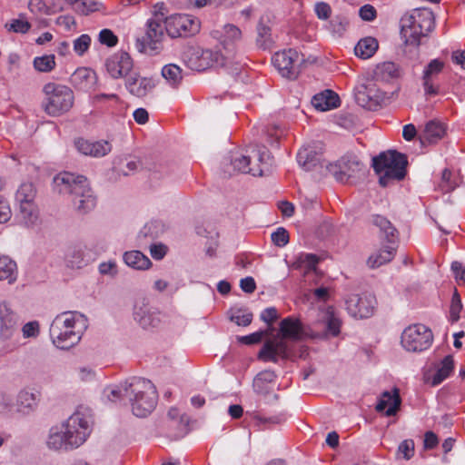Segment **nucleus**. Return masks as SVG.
Instances as JSON below:
<instances>
[{
	"label": "nucleus",
	"mask_w": 465,
	"mask_h": 465,
	"mask_svg": "<svg viewBox=\"0 0 465 465\" xmlns=\"http://www.w3.org/2000/svg\"><path fill=\"white\" fill-rule=\"evenodd\" d=\"M378 41L371 36L361 39L354 48L355 54L361 59L371 57L378 50Z\"/></svg>",
	"instance_id": "obj_37"
},
{
	"label": "nucleus",
	"mask_w": 465,
	"mask_h": 465,
	"mask_svg": "<svg viewBox=\"0 0 465 465\" xmlns=\"http://www.w3.org/2000/svg\"><path fill=\"white\" fill-rule=\"evenodd\" d=\"M5 28L15 33L25 34L30 30L31 25L21 14L20 18L11 20L9 24L5 25Z\"/></svg>",
	"instance_id": "obj_46"
},
{
	"label": "nucleus",
	"mask_w": 465,
	"mask_h": 465,
	"mask_svg": "<svg viewBox=\"0 0 465 465\" xmlns=\"http://www.w3.org/2000/svg\"><path fill=\"white\" fill-rule=\"evenodd\" d=\"M401 35L406 45L413 46H419L420 38L428 35L423 27L417 24L413 10L401 17Z\"/></svg>",
	"instance_id": "obj_17"
},
{
	"label": "nucleus",
	"mask_w": 465,
	"mask_h": 465,
	"mask_svg": "<svg viewBox=\"0 0 465 465\" xmlns=\"http://www.w3.org/2000/svg\"><path fill=\"white\" fill-rule=\"evenodd\" d=\"M101 6V3L93 0H80V2H77L75 11L82 15H88L92 12L99 11Z\"/></svg>",
	"instance_id": "obj_47"
},
{
	"label": "nucleus",
	"mask_w": 465,
	"mask_h": 465,
	"mask_svg": "<svg viewBox=\"0 0 465 465\" xmlns=\"http://www.w3.org/2000/svg\"><path fill=\"white\" fill-rule=\"evenodd\" d=\"M453 368L454 361L452 356H446L437 366L436 372L431 380V384L436 386L441 383L446 378L450 376L453 371Z\"/></svg>",
	"instance_id": "obj_38"
},
{
	"label": "nucleus",
	"mask_w": 465,
	"mask_h": 465,
	"mask_svg": "<svg viewBox=\"0 0 465 465\" xmlns=\"http://www.w3.org/2000/svg\"><path fill=\"white\" fill-rule=\"evenodd\" d=\"M451 173L448 169H444L441 175V182L440 186L445 193L450 192L455 189L456 184L451 182Z\"/></svg>",
	"instance_id": "obj_59"
},
{
	"label": "nucleus",
	"mask_w": 465,
	"mask_h": 465,
	"mask_svg": "<svg viewBox=\"0 0 465 465\" xmlns=\"http://www.w3.org/2000/svg\"><path fill=\"white\" fill-rule=\"evenodd\" d=\"M373 75L377 81L388 82L400 77L401 69L392 62H383L376 65Z\"/></svg>",
	"instance_id": "obj_30"
},
{
	"label": "nucleus",
	"mask_w": 465,
	"mask_h": 465,
	"mask_svg": "<svg viewBox=\"0 0 465 465\" xmlns=\"http://www.w3.org/2000/svg\"><path fill=\"white\" fill-rule=\"evenodd\" d=\"M212 35L214 38L219 40L224 52L232 58L235 52L234 45L242 38V31L240 28L232 24H226L223 25L222 31H213Z\"/></svg>",
	"instance_id": "obj_20"
},
{
	"label": "nucleus",
	"mask_w": 465,
	"mask_h": 465,
	"mask_svg": "<svg viewBox=\"0 0 465 465\" xmlns=\"http://www.w3.org/2000/svg\"><path fill=\"white\" fill-rule=\"evenodd\" d=\"M461 308H462V304H461L460 297L456 291L451 299V305H450V318L453 322H457L459 320Z\"/></svg>",
	"instance_id": "obj_56"
},
{
	"label": "nucleus",
	"mask_w": 465,
	"mask_h": 465,
	"mask_svg": "<svg viewBox=\"0 0 465 465\" xmlns=\"http://www.w3.org/2000/svg\"><path fill=\"white\" fill-rule=\"evenodd\" d=\"M91 419L85 410H76L66 420L53 426L45 444L54 451H68L83 445L91 433Z\"/></svg>",
	"instance_id": "obj_2"
},
{
	"label": "nucleus",
	"mask_w": 465,
	"mask_h": 465,
	"mask_svg": "<svg viewBox=\"0 0 465 465\" xmlns=\"http://www.w3.org/2000/svg\"><path fill=\"white\" fill-rule=\"evenodd\" d=\"M158 395L155 386L143 378H131L128 401L136 417H146L155 408Z\"/></svg>",
	"instance_id": "obj_5"
},
{
	"label": "nucleus",
	"mask_w": 465,
	"mask_h": 465,
	"mask_svg": "<svg viewBox=\"0 0 465 465\" xmlns=\"http://www.w3.org/2000/svg\"><path fill=\"white\" fill-rule=\"evenodd\" d=\"M35 197V189L31 183H22L15 193V201L19 203L20 213L27 224L33 223L36 219Z\"/></svg>",
	"instance_id": "obj_14"
},
{
	"label": "nucleus",
	"mask_w": 465,
	"mask_h": 465,
	"mask_svg": "<svg viewBox=\"0 0 465 465\" xmlns=\"http://www.w3.org/2000/svg\"><path fill=\"white\" fill-rule=\"evenodd\" d=\"M252 155L234 152L231 155L230 163L233 173H249L252 176H262L272 165L269 151L263 146L252 150Z\"/></svg>",
	"instance_id": "obj_7"
},
{
	"label": "nucleus",
	"mask_w": 465,
	"mask_h": 465,
	"mask_svg": "<svg viewBox=\"0 0 465 465\" xmlns=\"http://www.w3.org/2000/svg\"><path fill=\"white\" fill-rule=\"evenodd\" d=\"M17 405L22 411H28L36 405V398L33 392L22 391L17 397Z\"/></svg>",
	"instance_id": "obj_45"
},
{
	"label": "nucleus",
	"mask_w": 465,
	"mask_h": 465,
	"mask_svg": "<svg viewBox=\"0 0 465 465\" xmlns=\"http://www.w3.org/2000/svg\"><path fill=\"white\" fill-rule=\"evenodd\" d=\"M272 60L281 75L290 79L298 75L299 64L303 62V58L294 49L277 52L273 54Z\"/></svg>",
	"instance_id": "obj_12"
},
{
	"label": "nucleus",
	"mask_w": 465,
	"mask_h": 465,
	"mask_svg": "<svg viewBox=\"0 0 465 465\" xmlns=\"http://www.w3.org/2000/svg\"><path fill=\"white\" fill-rule=\"evenodd\" d=\"M165 13L155 12L154 15L145 24V34L136 40V48L140 53L149 55L158 54L166 33Z\"/></svg>",
	"instance_id": "obj_8"
},
{
	"label": "nucleus",
	"mask_w": 465,
	"mask_h": 465,
	"mask_svg": "<svg viewBox=\"0 0 465 465\" xmlns=\"http://www.w3.org/2000/svg\"><path fill=\"white\" fill-rule=\"evenodd\" d=\"M99 272L103 275L114 277L118 272L116 262L114 261H108L100 263Z\"/></svg>",
	"instance_id": "obj_58"
},
{
	"label": "nucleus",
	"mask_w": 465,
	"mask_h": 465,
	"mask_svg": "<svg viewBox=\"0 0 465 465\" xmlns=\"http://www.w3.org/2000/svg\"><path fill=\"white\" fill-rule=\"evenodd\" d=\"M432 341L430 329L423 324H413L403 331L401 342L406 351L416 352L427 350Z\"/></svg>",
	"instance_id": "obj_10"
},
{
	"label": "nucleus",
	"mask_w": 465,
	"mask_h": 465,
	"mask_svg": "<svg viewBox=\"0 0 465 465\" xmlns=\"http://www.w3.org/2000/svg\"><path fill=\"white\" fill-rule=\"evenodd\" d=\"M99 41L101 44L109 47L117 44V36L110 29H103L99 34Z\"/></svg>",
	"instance_id": "obj_57"
},
{
	"label": "nucleus",
	"mask_w": 465,
	"mask_h": 465,
	"mask_svg": "<svg viewBox=\"0 0 465 465\" xmlns=\"http://www.w3.org/2000/svg\"><path fill=\"white\" fill-rule=\"evenodd\" d=\"M312 106L321 112L334 109L340 104L339 96L331 90L315 94L312 99Z\"/></svg>",
	"instance_id": "obj_27"
},
{
	"label": "nucleus",
	"mask_w": 465,
	"mask_h": 465,
	"mask_svg": "<svg viewBox=\"0 0 465 465\" xmlns=\"http://www.w3.org/2000/svg\"><path fill=\"white\" fill-rule=\"evenodd\" d=\"M272 242L278 247H283L289 242V233L282 228L279 227L271 235Z\"/></svg>",
	"instance_id": "obj_51"
},
{
	"label": "nucleus",
	"mask_w": 465,
	"mask_h": 465,
	"mask_svg": "<svg viewBox=\"0 0 465 465\" xmlns=\"http://www.w3.org/2000/svg\"><path fill=\"white\" fill-rule=\"evenodd\" d=\"M401 400L400 397L399 390L394 389L392 392L384 391L375 406L378 412L385 411L386 416H393L400 409Z\"/></svg>",
	"instance_id": "obj_23"
},
{
	"label": "nucleus",
	"mask_w": 465,
	"mask_h": 465,
	"mask_svg": "<svg viewBox=\"0 0 465 465\" xmlns=\"http://www.w3.org/2000/svg\"><path fill=\"white\" fill-rule=\"evenodd\" d=\"M70 81L74 87L88 91L96 83V74L93 70L82 67L71 75Z\"/></svg>",
	"instance_id": "obj_26"
},
{
	"label": "nucleus",
	"mask_w": 465,
	"mask_h": 465,
	"mask_svg": "<svg viewBox=\"0 0 465 465\" xmlns=\"http://www.w3.org/2000/svg\"><path fill=\"white\" fill-rule=\"evenodd\" d=\"M276 374L272 371L265 370L259 372L252 381L253 391L264 397L269 396L272 391V384L275 381Z\"/></svg>",
	"instance_id": "obj_28"
},
{
	"label": "nucleus",
	"mask_w": 465,
	"mask_h": 465,
	"mask_svg": "<svg viewBox=\"0 0 465 465\" xmlns=\"http://www.w3.org/2000/svg\"><path fill=\"white\" fill-rule=\"evenodd\" d=\"M417 24L423 27L428 34L434 28V15L429 8H415L413 9Z\"/></svg>",
	"instance_id": "obj_40"
},
{
	"label": "nucleus",
	"mask_w": 465,
	"mask_h": 465,
	"mask_svg": "<svg viewBox=\"0 0 465 465\" xmlns=\"http://www.w3.org/2000/svg\"><path fill=\"white\" fill-rule=\"evenodd\" d=\"M134 318L143 329L154 328L160 322L159 312L156 309L144 302L134 305Z\"/></svg>",
	"instance_id": "obj_22"
},
{
	"label": "nucleus",
	"mask_w": 465,
	"mask_h": 465,
	"mask_svg": "<svg viewBox=\"0 0 465 465\" xmlns=\"http://www.w3.org/2000/svg\"><path fill=\"white\" fill-rule=\"evenodd\" d=\"M230 320L239 326H247L252 322V314L250 312L243 313L239 310L231 315Z\"/></svg>",
	"instance_id": "obj_53"
},
{
	"label": "nucleus",
	"mask_w": 465,
	"mask_h": 465,
	"mask_svg": "<svg viewBox=\"0 0 465 465\" xmlns=\"http://www.w3.org/2000/svg\"><path fill=\"white\" fill-rule=\"evenodd\" d=\"M112 151V145L109 142L101 140L93 142V157H103Z\"/></svg>",
	"instance_id": "obj_49"
},
{
	"label": "nucleus",
	"mask_w": 465,
	"mask_h": 465,
	"mask_svg": "<svg viewBox=\"0 0 465 465\" xmlns=\"http://www.w3.org/2000/svg\"><path fill=\"white\" fill-rule=\"evenodd\" d=\"M327 173L331 174L336 181L347 183L363 172V164L354 155H346L333 163L325 166Z\"/></svg>",
	"instance_id": "obj_11"
},
{
	"label": "nucleus",
	"mask_w": 465,
	"mask_h": 465,
	"mask_svg": "<svg viewBox=\"0 0 465 465\" xmlns=\"http://www.w3.org/2000/svg\"><path fill=\"white\" fill-rule=\"evenodd\" d=\"M261 320L268 324H272L279 318L278 312L274 307H269L263 310L261 313Z\"/></svg>",
	"instance_id": "obj_62"
},
{
	"label": "nucleus",
	"mask_w": 465,
	"mask_h": 465,
	"mask_svg": "<svg viewBox=\"0 0 465 465\" xmlns=\"http://www.w3.org/2000/svg\"><path fill=\"white\" fill-rule=\"evenodd\" d=\"M162 76L165 79L167 84L173 87H176L183 79L182 69L174 64H169L162 68Z\"/></svg>",
	"instance_id": "obj_41"
},
{
	"label": "nucleus",
	"mask_w": 465,
	"mask_h": 465,
	"mask_svg": "<svg viewBox=\"0 0 465 465\" xmlns=\"http://www.w3.org/2000/svg\"><path fill=\"white\" fill-rule=\"evenodd\" d=\"M451 270L454 272L455 278L465 283V267L461 262L455 261L451 263Z\"/></svg>",
	"instance_id": "obj_64"
},
{
	"label": "nucleus",
	"mask_w": 465,
	"mask_h": 465,
	"mask_svg": "<svg viewBox=\"0 0 465 465\" xmlns=\"http://www.w3.org/2000/svg\"><path fill=\"white\" fill-rule=\"evenodd\" d=\"M318 262L319 258L312 253H301L296 259L297 267L303 268L306 275L311 272L317 273L316 266Z\"/></svg>",
	"instance_id": "obj_42"
},
{
	"label": "nucleus",
	"mask_w": 465,
	"mask_h": 465,
	"mask_svg": "<svg viewBox=\"0 0 465 465\" xmlns=\"http://www.w3.org/2000/svg\"><path fill=\"white\" fill-rule=\"evenodd\" d=\"M87 326L88 321L82 313L64 312L53 320L49 329L50 339L56 348L69 350L80 341Z\"/></svg>",
	"instance_id": "obj_4"
},
{
	"label": "nucleus",
	"mask_w": 465,
	"mask_h": 465,
	"mask_svg": "<svg viewBox=\"0 0 465 465\" xmlns=\"http://www.w3.org/2000/svg\"><path fill=\"white\" fill-rule=\"evenodd\" d=\"M372 223L378 227L381 231V237H383L387 242L395 243L398 238V232L391 223L385 217L375 214L372 216Z\"/></svg>",
	"instance_id": "obj_32"
},
{
	"label": "nucleus",
	"mask_w": 465,
	"mask_h": 465,
	"mask_svg": "<svg viewBox=\"0 0 465 465\" xmlns=\"http://www.w3.org/2000/svg\"><path fill=\"white\" fill-rule=\"evenodd\" d=\"M127 90L134 96L144 97L155 87L156 82L151 77L130 76L125 83Z\"/></svg>",
	"instance_id": "obj_25"
},
{
	"label": "nucleus",
	"mask_w": 465,
	"mask_h": 465,
	"mask_svg": "<svg viewBox=\"0 0 465 465\" xmlns=\"http://www.w3.org/2000/svg\"><path fill=\"white\" fill-rule=\"evenodd\" d=\"M131 388V379L119 385H111L104 390V397L109 401L117 402L129 398V389Z\"/></svg>",
	"instance_id": "obj_33"
},
{
	"label": "nucleus",
	"mask_w": 465,
	"mask_h": 465,
	"mask_svg": "<svg viewBox=\"0 0 465 465\" xmlns=\"http://www.w3.org/2000/svg\"><path fill=\"white\" fill-rule=\"evenodd\" d=\"M28 9L34 15H49L50 10L44 0H30Z\"/></svg>",
	"instance_id": "obj_52"
},
{
	"label": "nucleus",
	"mask_w": 465,
	"mask_h": 465,
	"mask_svg": "<svg viewBox=\"0 0 465 465\" xmlns=\"http://www.w3.org/2000/svg\"><path fill=\"white\" fill-rule=\"evenodd\" d=\"M33 64L36 71L48 73L55 67V57L54 54L37 56L34 59Z\"/></svg>",
	"instance_id": "obj_44"
},
{
	"label": "nucleus",
	"mask_w": 465,
	"mask_h": 465,
	"mask_svg": "<svg viewBox=\"0 0 465 465\" xmlns=\"http://www.w3.org/2000/svg\"><path fill=\"white\" fill-rule=\"evenodd\" d=\"M232 59L225 52L223 54L220 50L206 49L200 55L201 66H224L229 60Z\"/></svg>",
	"instance_id": "obj_29"
},
{
	"label": "nucleus",
	"mask_w": 465,
	"mask_h": 465,
	"mask_svg": "<svg viewBox=\"0 0 465 465\" xmlns=\"http://www.w3.org/2000/svg\"><path fill=\"white\" fill-rule=\"evenodd\" d=\"M45 99L43 104L45 113L51 116H58L68 112L74 104L73 91L62 84L48 83L44 86Z\"/></svg>",
	"instance_id": "obj_9"
},
{
	"label": "nucleus",
	"mask_w": 465,
	"mask_h": 465,
	"mask_svg": "<svg viewBox=\"0 0 465 465\" xmlns=\"http://www.w3.org/2000/svg\"><path fill=\"white\" fill-rule=\"evenodd\" d=\"M315 13L319 19L326 20L331 15V6L324 2H320L315 5Z\"/></svg>",
	"instance_id": "obj_63"
},
{
	"label": "nucleus",
	"mask_w": 465,
	"mask_h": 465,
	"mask_svg": "<svg viewBox=\"0 0 465 465\" xmlns=\"http://www.w3.org/2000/svg\"><path fill=\"white\" fill-rule=\"evenodd\" d=\"M164 232V224L160 221H150L145 223L138 233V239L147 242L158 238Z\"/></svg>",
	"instance_id": "obj_36"
},
{
	"label": "nucleus",
	"mask_w": 465,
	"mask_h": 465,
	"mask_svg": "<svg viewBox=\"0 0 465 465\" xmlns=\"http://www.w3.org/2000/svg\"><path fill=\"white\" fill-rule=\"evenodd\" d=\"M377 301L371 293L350 294L345 299V305L348 313L354 318H369L375 310Z\"/></svg>",
	"instance_id": "obj_13"
},
{
	"label": "nucleus",
	"mask_w": 465,
	"mask_h": 465,
	"mask_svg": "<svg viewBox=\"0 0 465 465\" xmlns=\"http://www.w3.org/2000/svg\"><path fill=\"white\" fill-rule=\"evenodd\" d=\"M40 326L37 321L29 322L22 327V333L24 338H35L38 336Z\"/></svg>",
	"instance_id": "obj_54"
},
{
	"label": "nucleus",
	"mask_w": 465,
	"mask_h": 465,
	"mask_svg": "<svg viewBox=\"0 0 465 465\" xmlns=\"http://www.w3.org/2000/svg\"><path fill=\"white\" fill-rule=\"evenodd\" d=\"M53 187L57 193L67 195L74 210L81 214L89 213L96 205V197L83 175L60 173L54 177Z\"/></svg>",
	"instance_id": "obj_3"
},
{
	"label": "nucleus",
	"mask_w": 465,
	"mask_h": 465,
	"mask_svg": "<svg viewBox=\"0 0 465 465\" xmlns=\"http://www.w3.org/2000/svg\"><path fill=\"white\" fill-rule=\"evenodd\" d=\"M267 334V331H260L253 332L250 335L242 336L239 338V341L244 344H255L262 341L264 335Z\"/></svg>",
	"instance_id": "obj_61"
},
{
	"label": "nucleus",
	"mask_w": 465,
	"mask_h": 465,
	"mask_svg": "<svg viewBox=\"0 0 465 465\" xmlns=\"http://www.w3.org/2000/svg\"><path fill=\"white\" fill-rule=\"evenodd\" d=\"M443 68L444 63L440 59L431 60L424 68L422 74V85L426 94H438V89L433 85V81Z\"/></svg>",
	"instance_id": "obj_24"
},
{
	"label": "nucleus",
	"mask_w": 465,
	"mask_h": 465,
	"mask_svg": "<svg viewBox=\"0 0 465 465\" xmlns=\"http://www.w3.org/2000/svg\"><path fill=\"white\" fill-rule=\"evenodd\" d=\"M74 146L80 153L93 157V142L78 138L74 142Z\"/></svg>",
	"instance_id": "obj_55"
},
{
	"label": "nucleus",
	"mask_w": 465,
	"mask_h": 465,
	"mask_svg": "<svg viewBox=\"0 0 465 465\" xmlns=\"http://www.w3.org/2000/svg\"><path fill=\"white\" fill-rule=\"evenodd\" d=\"M91 45V37L88 35H82L74 41V50L79 55L84 54Z\"/></svg>",
	"instance_id": "obj_50"
},
{
	"label": "nucleus",
	"mask_w": 465,
	"mask_h": 465,
	"mask_svg": "<svg viewBox=\"0 0 465 465\" xmlns=\"http://www.w3.org/2000/svg\"><path fill=\"white\" fill-rule=\"evenodd\" d=\"M395 255V247L392 245L381 249L377 253L372 254L368 259V264L371 268H377L391 262Z\"/></svg>",
	"instance_id": "obj_39"
},
{
	"label": "nucleus",
	"mask_w": 465,
	"mask_h": 465,
	"mask_svg": "<svg viewBox=\"0 0 465 465\" xmlns=\"http://www.w3.org/2000/svg\"><path fill=\"white\" fill-rule=\"evenodd\" d=\"M414 446L415 445L413 440H404L400 443L397 453L398 455H401L404 460H409L414 455Z\"/></svg>",
	"instance_id": "obj_48"
},
{
	"label": "nucleus",
	"mask_w": 465,
	"mask_h": 465,
	"mask_svg": "<svg viewBox=\"0 0 465 465\" xmlns=\"http://www.w3.org/2000/svg\"><path fill=\"white\" fill-rule=\"evenodd\" d=\"M18 276L17 265L8 256H0V281H6L8 284L16 282Z\"/></svg>",
	"instance_id": "obj_35"
},
{
	"label": "nucleus",
	"mask_w": 465,
	"mask_h": 465,
	"mask_svg": "<svg viewBox=\"0 0 465 465\" xmlns=\"http://www.w3.org/2000/svg\"><path fill=\"white\" fill-rule=\"evenodd\" d=\"M376 9L371 5H365L359 10V15L364 21H372L376 18Z\"/></svg>",
	"instance_id": "obj_60"
},
{
	"label": "nucleus",
	"mask_w": 465,
	"mask_h": 465,
	"mask_svg": "<svg viewBox=\"0 0 465 465\" xmlns=\"http://www.w3.org/2000/svg\"><path fill=\"white\" fill-rule=\"evenodd\" d=\"M445 134L444 125L435 120L430 121L424 128L423 134L420 136V143L422 144L436 143L441 139Z\"/></svg>",
	"instance_id": "obj_31"
},
{
	"label": "nucleus",
	"mask_w": 465,
	"mask_h": 465,
	"mask_svg": "<svg viewBox=\"0 0 465 465\" xmlns=\"http://www.w3.org/2000/svg\"><path fill=\"white\" fill-rule=\"evenodd\" d=\"M356 103L368 110H376L383 101L385 94L372 83L360 84L354 89Z\"/></svg>",
	"instance_id": "obj_15"
},
{
	"label": "nucleus",
	"mask_w": 465,
	"mask_h": 465,
	"mask_svg": "<svg viewBox=\"0 0 465 465\" xmlns=\"http://www.w3.org/2000/svg\"><path fill=\"white\" fill-rule=\"evenodd\" d=\"M166 34L172 38L183 34H195L199 31V24L188 15H173L165 17Z\"/></svg>",
	"instance_id": "obj_16"
},
{
	"label": "nucleus",
	"mask_w": 465,
	"mask_h": 465,
	"mask_svg": "<svg viewBox=\"0 0 465 465\" xmlns=\"http://www.w3.org/2000/svg\"><path fill=\"white\" fill-rule=\"evenodd\" d=\"M271 27L263 23L262 18L257 26V44L262 48H268L272 44Z\"/></svg>",
	"instance_id": "obj_43"
},
{
	"label": "nucleus",
	"mask_w": 465,
	"mask_h": 465,
	"mask_svg": "<svg viewBox=\"0 0 465 465\" xmlns=\"http://www.w3.org/2000/svg\"><path fill=\"white\" fill-rule=\"evenodd\" d=\"M341 324L340 319L333 314L331 309L324 313L322 322L313 325L310 333L303 330L299 320L287 317L280 323L281 337L266 341L258 357L263 361L277 362L279 358L288 357V345L285 339L299 341L306 335L319 339H325L330 335L335 337L341 331Z\"/></svg>",
	"instance_id": "obj_1"
},
{
	"label": "nucleus",
	"mask_w": 465,
	"mask_h": 465,
	"mask_svg": "<svg viewBox=\"0 0 465 465\" xmlns=\"http://www.w3.org/2000/svg\"><path fill=\"white\" fill-rule=\"evenodd\" d=\"M123 259L128 267L134 270H146L152 265L150 259L140 251L125 252Z\"/></svg>",
	"instance_id": "obj_34"
},
{
	"label": "nucleus",
	"mask_w": 465,
	"mask_h": 465,
	"mask_svg": "<svg viewBox=\"0 0 465 465\" xmlns=\"http://www.w3.org/2000/svg\"><path fill=\"white\" fill-rule=\"evenodd\" d=\"M19 322L18 314L8 302H0V337L3 340L12 338Z\"/></svg>",
	"instance_id": "obj_19"
},
{
	"label": "nucleus",
	"mask_w": 465,
	"mask_h": 465,
	"mask_svg": "<svg viewBox=\"0 0 465 465\" xmlns=\"http://www.w3.org/2000/svg\"><path fill=\"white\" fill-rule=\"evenodd\" d=\"M299 164L306 171H316L326 175L325 166L328 164L311 146L302 147L297 153Z\"/></svg>",
	"instance_id": "obj_21"
},
{
	"label": "nucleus",
	"mask_w": 465,
	"mask_h": 465,
	"mask_svg": "<svg viewBox=\"0 0 465 465\" xmlns=\"http://www.w3.org/2000/svg\"><path fill=\"white\" fill-rule=\"evenodd\" d=\"M408 164L405 154L394 150L382 152L372 158V167L380 175V184L387 186L391 181H401L406 174Z\"/></svg>",
	"instance_id": "obj_6"
},
{
	"label": "nucleus",
	"mask_w": 465,
	"mask_h": 465,
	"mask_svg": "<svg viewBox=\"0 0 465 465\" xmlns=\"http://www.w3.org/2000/svg\"><path fill=\"white\" fill-rule=\"evenodd\" d=\"M108 74L114 79L126 76L133 68V61L125 52H117L106 59Z\"/></svg>",
	"instance_id": "obj_18"
}]
</instances>
